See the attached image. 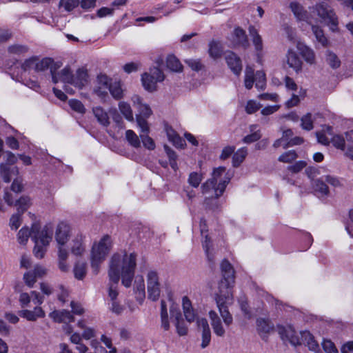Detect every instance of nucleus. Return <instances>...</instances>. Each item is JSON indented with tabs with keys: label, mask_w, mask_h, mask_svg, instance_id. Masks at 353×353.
Masks as SVG:
<instances>
[{
	"label": "nucleus",
	"mask_w": 353,
	"mask_h": 353,
	"mask_svg": "<svg viewBox=\"0 0 353 353\" xmlns=\"http://www.w3.org/2000/svg\"><path fill=\"white\" fill-rule=\"evenodd\" d=\"M136 267V255L131 253H116L112 256V282L118 283L121 279V283L125 288H130L134 276Z\"/></svg>",
	"instance_id": "obj_1"
},
{
	"label": "nucleus",
	"mask_w": 353,
	"mask_h": 353,
	"mask_svg": "<svg viewBox=\"0 0 353 353\" xmlns=\"http://www.w3.org/2000/svg\"><path fill=\"white\" fill-rule=\"evenodd\" d=\"M52 235L53 228L50 225H46L42 228L38 224L32 225V239L34 242L33 252L37 258L42 259L44 256Z\"/></svg>",
	"instance_id": "obj_2"
},
{
	"label": "nucleus",
	"mask_w": 353,
	"mask_h": 353,
	"mask_svg": "<svg viewBox=\"0 0 353 353\" xmlns=\"http://www.w3.org/2000/svg\"><path fill=\"white\" fill-rule=\"evenodd\" d=\"M230 181L229 178L220 180L219 183H214L212 181L207 180L201 185V191L205 195L204 204L207 208L215 210L219 208V204L217 201L224 192L227 185Z\"/></svg>",
	"instance_id": "obj_3"
},
{
	"label": "nucleus",
	"mask_w": 353,
	"mask_h": 353,
	"mask_svg": "<svg viewBox=\"0 0 353 353\" xmlns=\"http://www.w3.org/2000/svg\"><path fill=\"white\" fill-rule=\"evenodd\" d=\"M110 247V237L105 235L101 239L94 243L91 250V268L94 274L99 272L101 264L106 259Z\"/></svg>",
	"instance_id": "obj_4"
},
{
	"label": "nucleus",
	"mask_w": 353,
	"mask_h": 353,
	"mask_svg": "<svg viewBox=\"0 0 353 353\" xmlns=\"http://www.w3.org/2000/svg\"><path fill=\"white\" fill-rule=\"evenodd\" d=\"M312 10L329 26L332 32L339 30L338 18L332 9L323 4H318Z\"/></svg>",
	"instance_id": "obj_5"
},
{
	"label": "nucleus",
	"mask_w": 353,
	"mask_h": 353,
	"mask_svg": "<svg viewBox=\"0 0 353 353\" xmlns=\"http://www.w3.org/2000/svg\"><path fill=\"white\" fill-rule=\"evenodd\" d=\"M232 295H230L227 292L223 294H216V303L219 308L221 316L226 325H230L232 323L233 318L230 314L227 304L231 303Z\"/></svg>",
	"instance_id": "obj_6"
},
{
	"label": "nucleus",
	"mask_w": 353,
	"mask_h": 353,
	"mask_svg": "<svg viewBox=\"0 0 353 353\" xmlns=\"http://www.w3.org/2000/svg\"><path fill=\"white\" fill-rule=\"evenodd\" d=\"M59 67L60 65L58 63L54 62V60L50 58H43L42 59H39L36 57L35 72L39 73L45 72L49 70L54 83H57L59 82L57 75L56 74V71L58 68H59Z\"/></svg>",
	"instance_id": "obj_7"
},
{
	"label": "nucleus",
	"mask_w": 353,
	"mask_h": 353,
	"mask_svg": "<svg viewBox=\"0 0 353 353\" xmlns=\"http://www.w3.org/2000/svg\"><path fill=\"white\" fill-rule=\"evenodd\" d=\"M148 298L153 301H157L160 296V283L159 276L155 271H150L147 275Z\"/></svg>",
	"instance_id": "obj_8"
},
{
	"label": "nucleus",
	"mask_w": 353,
	"mask_h": 353,
	"mask_svg": "<svg viewBox=\"0 0 353 353\" xmlns=\"http://www.w3.org/2000/svg\"><path fill=\"white\" fill-rule=\"evenodd\" d=\"M277 330L283 341H288L294 346L301 345V336L297 334L295 330L291 325H278Z\"/></svg>",
	"instance_id": "obj_9"
},
{
	"label": "nucleus",
	"mask_w": 353,
	"mask_h": 353,
	"mask_svg": "<svg viewBox=\"0 0 353 353\" xmlns=\"http://www.w3.org/2000/svg\"><path fill=\"white\" fill-rule=\"evenodd\" d=\"M137 110L138 113L136 114V121L138 126L143 132H149L150 128L147 119L152 114V110L147 103Z\"/></svg>",
	"instance_id": "obj_10"
},
{
	"label": "nucleus",
	"mask_w": 353,
	"mask_h": 353,
	"mask_svg": "<svg viewBox=\"0 0 353 353\" xmlns=\"http://www.w3.org/2000/svg\"><path fill=\"white\" fill-rule=\"evenodd\" d=\"M94 90L101 100L105 101L108 97V92H110V83L107 75L100 74L97 76V85Z\"/></svg>",
	"instance_id": "obj_11"
},
{
	"label": "nucleus",
	"mask_w": 353,
	"mask_h": 353,
	"mask_svg": "<svg viewBox=\"0 0 353 353\" xmlns=\"http://www.w3.org/2000/svg\"><path fill=\"white\" fill-rule=\"evenodd\" d=\"M222 275L223 279L219 283L218 292L216 294H221L224 292H227L232 295L230 288L234 282V270H230L228 272H223Z\"/></svg>",
	"instance_id": "obj_12"
},
{
	"label": "nucleus",
	"mask_w": 353,
	"mask_h": 353,
	"mask_svg": "<svg viewBox=\"0 0 353 353\" xmlns=\"http://www.w3.org/2000/svg\"><path fill=\"white\" fill-rule=\"evenodd\" d=\"M226 63L232 72L239 76L242 70V63L241 59L234 52H228L225 54Z\"/></svg>",
	"instance_id": "obj_13"
},
{
	"label": "nucleus",
	"mask_w": 353,
	"mask_h": 353,
	"mask_svg": "<svg viewBox=\"0 0 353 353\" xmlns=\"http://www.w3.org/2000/svg\"><path fill=\"white\" fill-rule=\"evenodd\" d=\"M70 231V226L67 223L61 222L58 224L55 231V239L60 246L65 245L68 242Z\"/></svg>",
	"instance_id": "obj_14"
},
{
	"label": "nucleus",
	"mask_w": 353,
	"mask_h": 353,
	"mask_svg": "<svg viewBox=\"0 0 353 353\" xmlns=\"http://www.w3.org/2000/svg\"><path fill=\"white\" fill-rule=\"evenodd\" d=\"M197 325L202 329V343L201 347L204 349L208 347L211 341V332L208 323L205 318L197 319Z\"/></svg>",
	"instance_id": "obj_15"
},
{
	"label": "nucleus",
	"mask_w": 353,
	"mask_h": 353,
	"mask_svg": "<svg viewBox=\"0 0 353 353\" xmlns=\"http://www.w3.org/2000/svg\"><path fill=\"white\" fill-rule=\"evenodd\" d=\"M301 344L307 346L309 350L314 353H319L321 351L319 343L314 340V336L308 331L300 332Z\"/></svg>",
	"instance_id": "obj_16"
},
{
	"label": "nucleus",
	"mask_w": 353,
	"mask_h": 353,
	"mask_svg": "<svg viewBox=\"0 0 353 353\" xmlns=\"http://www.w3.org/2000/svg\"><path fill=\"white\" fill-rule=\"evenodd\" d=\"M232 42L234 46H241L243 48H247L250 45L245 32L241 28L234 30Z\"/></svg>",
	"instance_id": "obj_17"
},
{
	"label": "nucleus",
	"mask_w": 353,
	"mask_h": 353,
	"mask_svg": "<svg viewBox=\"0 0 353 353\" xmlns=\"http://www.w3.org/2000/svg\"><path fill=\"white\" fill-rule=\"evenodd\" d=\"M274 329L273 324L265 319L256 320V330L263 340L266 341L268 334Z\"/></svg>",
	"instance_id": "obj_18"
},
{
	"label": "nucleus",
	"mask_w": 353,
	"mask_h": 353,
	"mask_svg": "<svg viewBox=\"0 0 353 353\" xmlns=\"http://www.w3.org/2000/svg\"><path fill=\"white\" fill-rule=\"evenodd\" d=\"M19 315L29 321H36L39 318H43L46 314L41 307L36 306L32 310H21Z\"/></svg>",
	"instance_id": "obj_19"
},
{
	"label": "nucleus",
	"mask_w": 353,
	"mask_h": 353,
	"mask_svg": "<svg viewBox=\"0 0 353 353\" xmlns=\"http://www.w3.org/2000/svg\"><path fill=\"white\" fill-rule=\"evenodd\" d=\"M182 307L185 320L189 323L194 322L196 317V313L188 296L183 297Z\"/></svg>",
	"instance_id": "obj_20"
},
{
	"label": "nucleus",
	"mask_w": 353,
	"mask_h": 353,
	"mask_svg": "<svg viewBox=\"0 0 353 353\" xmlns=\"http://www.w3.org/2000/svg\"><path fill=\"white\" fill-rule=\"evenodd\" d=\"M286 62L288 66L298 73L302 68V61L297 54L292 50H288L286 54Z\"/></svg>",
	"instance_id": "obj_21"
},
{
	"label": "nucleus",
	"mask_w": 353,
	"mask_h": 353,
	"mask_svg": "<svg viewBox=\"0 0 353 353\" xmlns=\"http://www.w3.org/2000/svg\"><path fill=\"white\" fill-rule=\"evenodd\" d=\"M50 317L59 323H70L74 321L70 312L65 310L53 311L50 313Z\"/></svg>",
	"instance_id": "obj_22"
},
{
	"label": "nucleus",
	"mask_w": 353,
	"mask_h": 353,
	"mask_svg": "<svg viewBox=\"0 0 353 353\" xmlns=\"http://www.w3.org/2000/svg\"><path fill=\"white\" fill-rule=\"evenodd\" d=\"M127 92L126 87L121 80L115 79L112 83V97L116 100H121L125 97Z\"/></svg>",
	"instance_id": "obj_23"
},
{
	"label": "nucleus",
	"mask_w": 353,
	"mask_h": 353,
	"mask_svg": "<svg viewBox=\"0 0 353 353\" xmlns=\"http://www.w3.org/2000/svg\"><path fill=\"white\" fill-rule=\"evenodd\" d=\"M209 316L211 321L212 327L215 334L219 336H223L225 334V330L222 326L221 320L216 312L211 310L209 312Z\"/></svg>",
	"instance_id": "obj_24"
},
{
	"label": "nucleus",
	"mask_w": 353,
	"mask_h": 353,
	"mask_svg": "<svg viewBox=\"0 0 353 353\" xmlns=\"http://www.w3.org/2000/svg\"><path fill=\"white\" fill-rule=\"evenodd\" d=\"M134 291L137 300L141 303L145 296V283L143 276H137L134 283Z\"/></svg>",
	"instance_id": "obj_25"
},
{
	"label": "nucleus",
	"mask_w": 353,
	"mask_h": 353,
	"mask_svg": "<svg viewBox=\"0 0 353 353\" xmlns=\"http://www.w3.org/2000/svg\"><path fill=\"white\" fill-rule=\"evenodd\" d=\"M312 188L319 197H325L329 195V189L323 179H317L312 181Z\"/></svg>",
	"instance_id": "obj_26"
},
{
	"label": "nucleus",
	"mask_w": 353,
	"mask_h": 353,
	"mask_svg": "<svg viewBox=\"0 0 353 353\" xmlns=\"http://www.w3.org/2000/svg\"><path fill=\"white\" fill-rule=\"evenodd\" d=\"M88 81V73L83 69L77 70L73 74L72 85L77 88H82Z\"/></svg>",
	"instance_id": "obj_27"
},
{
	"label": "nucleus",
	"mask_w": 353,
	"mask_h": 353,
	"mask_svg": "<svg viewBox=\"0 0 353 353\" xmlns=\"http://www.w3.org/2000/svg\"><path fill=\"white\" fill-rule=\"evenodd\" d=\"M83 236L80 234L77 235L72 241V246L71 248L72 253L75 255H81L85 249L83 244Z\"/></svg>",
	"instance_id": "obj_28"
},
{
	"label": "nucleus",
	"mask_w": 353,
	"mask_h": 353,
	"mask_svg": "<svg viewBox=\"0 0 353 353\" xmlns=\"http://www.w3.org/2000/svg\"><path fill=\"white\" fill-rule=\"evenodd\" d=\"M297 48L306 62L310 64L314 63V54L310 48L301 43L297 44Z\"/></svg>",
	"instance_id": "obj_29"
},
{
	"label": "nucleus",
	"mask_w": 353,
	"mask_h": 353,
	"mask_svg": "<svg viewBox=\"0 0 353 353\" xmlns=\"http://www.w3.org/2000/svg\"><path fill=\"white\" fill-rule=\"evenodd\" d=\"M74 276L78 280H83L87 272V263L84 261H77L73 268Z\"/></svg>",
	"instance_id": "obj_30"
},
{
	"label": "nucleus",
	"mask_w": 353,
	"mask_h": 353,
	"mask_svg": "<svg viewBox=\"0 0 353 353\" xmlns=\"http://www.w3.org/2000/svg\"><path fill=\"white\" fill-rule=\"evenodd\" d=\"M249 33L256 50L261 51L263 50V41L256 29L252 26H250Z\"/></svg>",
	"instance_id": "obj_31"
},
{
	"label": "nucleus",
	"mask_w": 353,
	"mask_h": 353,
	"mask_svg": "<svg viewBox=\"0 0 353 353\" xmlns=\"http://www.w3.org/2000/svg\"><path fill=\"white\" fill-rule=\"evenodd\" d=\"M142 85L145 90L148 92H153L156 90V84L157 81H156L152 77L148 74V72L144 73L141 77Z\"/></svg>",
	"instance_id": "obj_32"
},
{
	"label": "nucleus",
	"mask_w": 353,
	"mask_h": 353,
	"mask_svg": "<svg viewBox=\"0 0 353 353\" xmlns=\"http://www.w3.org/2000/svg\"><path fill=\"white\" fill-rule=\"evenodd\" d=\"M119 109L121 113L128 121H134L132 110L128 103L123 101H120L119 103Z\"/></svg>",
	"instance_id": "obj_33"
},
{
	"label": "nucleus",
	"mask_w": 353,
	"mask_h": 353,
	"mask_svg": "<svg viewBox=\"0 0 353 353\" xmlns=\"http://www.w3.org/2000/svg\"><path fill=\"white\" fill-rule=\"evenodd\" d=\"M166 65L168 68L174 72H181L183 68L179 59L172 54L168 56Z\"/></svg>",
	"instance_id": "obj_34"
},
{
	"label": "nucleus",
	"mask_w": 353,
	"mask_h": 353,
	"mask_svg": "<svg viewBox=\"0 0 353 353\" xmlns=\"http://www.w3.org/2000/svg\"><path fill=\"white\" fill-rule=\"evenodd\" d=\"M94 114L97 119L98 121L104 126H108L109 124L108 114L104 111L101 108L97 107L93 110Z\"/></svg>",
	"instance_id": "obj_35"
},
{
	"label": "nucleus",
	"mask_w": 353,
	"mask_h": 353,
	"mask_svg": "<svg viewBox=\"0 0 353 353\" xmlns=\"http://www.w3.org/2000/svg\"><path fill=\"white\" fill-rule=\"evenodd\" d=\"M59 82L63 81L64 83L72 85L73 74L69 68H65L60 72L57 73Z\"/></svg>",
	"instance_id": "obj_36"
},
{
	"label": "nucleus",
	"mask_w": 353,
	"mask_h": 353,
	"mask_svg": "<svg viewBox=\"0 0 353 353\" xmlns=\"http://www.w3.org/2000/svg\"><path fill=\"white\" fill-rule=\"evenodd\" d=\"M17 212L23 214L31 205L30 199L28 196H21L16 201Z\"/></svg>",
	"instance_id": "obj_37"
},
{
	"label": "nucleus",
	"mask_w": 353,
	"mask_h": 353,
	"mask_svg": "<svg viewBox=\"0 0 353 353\" xmlns=\"http://www.w3.org/2000/svg\"><path fill=\"white\" fill-rule=\"evenodd\" d=\"M312 30L319 43H320L323 46H326L328 43V41L325 37L323 30L317 26H312Z\"/></svg>",
	"instance_id": "obj_38"
},
{
	"label": "nucleus",
	"mask_w": 353,
	"mask_h": 353,
	"mask_svg": "<svg viewBox=\"0 0 353 353\" xmlns=\"http://www.w3.org/2000/svg\"><path fill=\"white\" fill-rule=\"evenodd\" d=\"M247 155V150L241 148L232 156V165L234 167H238L243 161Z\"/></svg>",
	"instance_id": "obj_39"
},
{
	"label": "nucleus",
	"mask_w": 353,
	"mask_h": 353,
	"mask_svg": "<svg viewBox=\"0 0 353 353\" xmlns=\"http://www.w3.org/2000/svg\"><path fill=\"white\" fill-rule=\"evenodd\" d=\"M125 137L129 143L134 147L139 148L141 145L140 138L132 130H128L125 132Z\"/></svg>",
	"instance_id": "obj_40"
},
{
	"label": "nucleus",
	"mask_w": 353,
	"mask_h": 353,
	"mask_svg": "<svg viewBox=\"0 0 353 353\" xmlns=\"http://www.w3.org/2000/svg\"><path fill=\"white\" fill-rule=\"evenodd\" d=\"M222 49L219 43L212 41L209 44V54L214 59L221 57Z\"/></svg>",
	"instance_id": "obj_41"
},
{
	"label": "nucleus",
	"mask_w": 353,
	"mask_h": 353,
	"mask_svg": "<svg viewBox=\"0 0 353 353\" xmlns=\"http://www.w3.org/2000/svg\"><path fill=\"white\" fill-rule=\"evenodd\" d=\"M298 157V154L295 150H292L283 153L278 158V161L283 163H292L296 160Z\"/></svg>",
	"instance_id": "obj_42"
},
{
	"label": "nucleus",
	"mask_w": 353,
	"mask_h": 353,
	"mask_svg": "<svg viewBox=\"0 0 353 353\" xmlns=\"http://www.w3.org/2000/svg\"><path fill=\"white\" fill-rule=\"evenodd\" d=\"M245 86L247 89L250 90L252 88L254 81V70L251 68H246L245 74Z\"/></svg>",
	"instance_id": "obj_43"
},
{
	"label": "nucleus",
	"mask_w": 353,
	"mask_h": 353,
	"mask_svg": "<svg viewBox=\"0 0 353 353\" xmlns=\"http://www.w3.org/2000/svg\"><path fill=\"white\" fill-rule=\"evenodd\" d=\"M326 62L334 69L338 68L341 65L338 57L330 51L326 52Z\"/></svg>",
	"instance_id": "obj_44"
},
{
	"label": "nucleus",
	"mask_w": 353,
	"mask_h": 353,
	"mask_svg": "<svg viewBox=\"0 0 353 353\" xmlns=\"http://www.w3.org/2000/svg\"><path fill=\"white\" fill-rule=\"evenodd\" d=\"M149 132H143L140 134V139L144 145L145 148L148 150H152L155 148V143L154 140L148 136Z\"/></svg>",
	"instance_id": "obj_45"
},
{
	"label": "nucleus",
	"mask_w": 353,
	"mask_h": 353,
	"mask_svg": "<svg viewBox=\"0 0 353 353\" xmlns=\"http://www.w3.org/2000/svg\"><path fill=\"white\" fill-rule=\"evenodd\" d=\"M30 236L32 237V230L30 232L28 228L23 227L18 232V241L20 244L25 245Z\"/></svg>",
	"instance_id": "obj_46"
},
{
	"label": "nucleus",
	"mask_w": 353,
	"mask_h": 353,
	"mask_svg": "<svg viewBox=\"0 0 353 353\" xmlns=\"http://www.w3.org/2000/svg\"><path fill=\"white\" fill-rule=\"evenodd\" d=\"M255 86L258 89H263L265 85V74L263 71H257L254 74Z\"/></svg>",
	"instance_id": "obj_47"
},
{
	"label": "nucleus",
	"mask_w": 353,
	"mask_h": 353,
	"mask_svg": "<svg viewBox=\"0 0 353 353\" xmlns=\"http://www.w3.org/2000/svg\"><path fill=\"white\" fill-rule=\"evenodd\" d=\"M21 69L23 72H31L36 70V57H32L26 59L21 65Z\"/></svg>",
	"instance_id": "obj_48"
},
{
	"label": "nucleus",
	"mask_w": 353,
	"mask_h": 353,
	"mask_svg": "<svg viewBox=\"0 0 353 353\" xmlns=\"http://www.w3.org/2000/svg\"><path fill=\"white\" fill-rule=\"evenodd\" d=\"M331 142L337 149L344 150L345 148V141L341 135L336 134L333 136Z\"/></svg>",
	"instance_id": "obj_49"
},
{
	"label": "nucleus",
	"mask_w": 353,
	"mask_h": 353,
	"mask_svg": "<svg viewBox=\"0 0 353 353\" xmlns=\"http://www.w3.org/2000/svg\"><path fill=\"white\" fill-rule=\"evenodd\" d=\"M301 127L303 130H311L313 128V121L312 114L307 113L301 118Z\"/></svg>",
	"instance_id": "obj_50"
},
{
	"label": "nucleus",
	"mask_w": 353,
	"mask_h": 353,
	"mask_svg": "<svg viewBox=\"0 0 353 353\" xmlns=\"http://www.w3.org/2000/svg\"><path fill=\"white\" fill-rule=\"evenodd\" d=\"M70 107L75 112L83 114L85 112V108L83 103L77 99H71L68 102Z\"/></svg>",
	"instance_id": "obj_51"
},
{
	"label": "nucleus",
	"mask_w": 353,
	"mask_h": 353,
	"mask_svg": "<svg viewBox=\"0 0 353 353\" xmlns=\"http://www.w3.org/2000/svg\"><path fill=\"white\" fill-rule=\"evenodd\" d=\"M202 181V175L198 172H193L190 174L188 183L194 188H197Z\"/></svg>",
	"instance_id": "obj_52"
},
{
	"label": "nucleus",
	"mask_w": 353,
	"mask_h": 353,
	"mask_svg": "<svg viewBox=\"0 0 353 353\" xmlns=\"http://www.w3.org/2000/svg\"><path fill=\"white\" fill-rule=\"evenodd\" d=\"M21 215L22 214L17 212L10 217L9 225L12 230H16L19 228L21 223Z\"/></svg>",
	"instance_id": "obj_53"
},
{
	"label": "nucleus",
	"mask_w": 353,
	"mask_h": 353,
	"mask_svg": "<svg viewBox=\"0 0 353 353\" xmlns=\"http://www.w3.org/2000/svg\"><path fill=\"white\" fill-rule=\"evenodd\" d=\"M292 8L294 15L297 17L299 20L306 21L309 23H311V21H309V19L307 17L305 12H304L302 10V8H300L298 5H292Z\"/></svg>",
	"instance_id": "obj_54"
},
{
	"label": "nucleus",
	"mask_w": 353,
	"mask_h": 353,
	"mask_svg": "<svg viewBox=\"0 0 353 353\" xmlns=\"http://www.w3.org/2000/svg\"><path fill=\"white\" fill-rule=\"evenodd\" d=\"M0 174L6 183H9L11 181V171L6 164L1 163Z\"/></svg>",
	"instance_id": "obj_55"
},
{
	"label": "nucleus",
	"mask_w": 353,
	"mask_h": 353,
	"mask_svg": "<svg viewBox=\"0 0 353 353\" xmlns=\"http://www.w3.org/2000/svg\"><path fill=\"white\" fill-rule=\"evenodd\" d=\"M148 74L152 77V79L153 78L157 82H161L164 80V74L158 68H151Z\"/></svg>",
	"instance_id": "obj_56"
},
{
	"label": "nucleus",
	"mask_w": 353,
	"mask_h": 353,
	"mask_svg": "<svg viewBox=\"0 0 353 353\" xmlns=\"http://www.w3.org/2000/svg\"><path fill=\"white\" fill-rule=\"evenodd\" d=\"M79 0H61L60 5L63 6L67 11L72 10L79 4Z\"/></svg>",
	"instance_id": "obj_57"
},
{
	"label": "nucleus",
	"mask_w": 353,
	"mask_h": 353,
	"mask_svg": "<svg viewBox=\"0 0 353 353\" xmlns=\"http://www.w3.org/2000/svg\"><path fill=\"white\" fill-rule=\"evenodd\" d=\"M37 278L32 271L26 272L23 275L25 283L29 287L32 288Z\"/></svg>",
	"instance_id": "obj_58"
},
{
	"label": "nucleus",
	"mask_w": 353,
	"mask_h": 353,
	"mask_svg": "<svg viewBox=\"0 0 353 353\" xmlns=\"http://www.w3.org/2000/svg\"><path fill=\"white\" fill-rule=\"evenodd\" d=\"M176 328V332L180 336H185L188 333V327L183 319L174 323Z\"/></svg>",
	"instance_id": "obj_59"
},
{
	"label": "nucleus",
	"mask_w": 353,
	"mask_h": 353,
	"mask_svg": "<svg viewBox=\"0 0 353 353\" xmlns=\"http://www.w3.org/2000/svg\"><path fill=\"white\" fill-rule=\"evenodd\" d=\"M169 139L173 143V144L176 147L179 148H183L185 142V140H183L181 137H180L178 134H169Z\"/></svg>",
	"instance_id": "obj_60"
},
{
	"label": "nucleus",
	"mask_w": 353,
	"mask_h": 353,
	"mask_svg": "<svg viewBox=\"0 0 353 353\" xmlns=\"http://www.w3.org/2000/svg\"><path fill=\"white\" fill-rule=\"evenodd\" d=\"M307 165V163L304 161H296L294 165L288 167V170L292 173H298Z\"/></svg>",
	"instance_id": "obj_61"
},
{
	"label": "nucleus",
	"mask_w": 353,
	"mask_h": 353,
	"mask_svg": "<svg viewBox=\"0 0 353 353\" xmlns=\"http://www.w3.org/2000/svg\"><path fill=\"white\" fill-rule=\"evenodd\" d=\"M185 63L194 71H199L203 68V65L199 59H186Z\"/></svg>",
	"instance_id": "obj_62"
},
{
	"label": "nucleus",
	"mask_w": 353,
	"mask_h": 353,
	"mask_svg": "<svg viewBox=\"0 0 353 353\" xmlns=\"http://www.w3.org/2000/svg\"><path fill=\"white\" fill-rule=\"evenodd\" d=\"M28 48L25 46L14 44L9 46L8 52L11 54H21L27 51Z\"/></svg>",
	"instance_id": "obj_63"
},
{
	"label": "nucleus",
	"mask_w": 353,
	"mask_h": 353,
	"mask_svg": "<svg viewBox=\"0 0 353 353\" xmlns=\"http://www.w3.org/2000/svg\"><path fill=\"white\" fill-rule=\"evenodd\" d=\"M322 346L326 353H338V350L334 344L330 340H324Z\"/></svg>",
	"instance_id": "obj_64"
}]
</instances>
